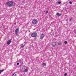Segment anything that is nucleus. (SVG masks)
<instances>
[{
  "mask_svg": "<svg viewBox=\"0 0 76 76\" xmlns=\"http://www.w3.org/2000/svg\"><path fill=\"white\" fill-rule=\"evenodd\" d=\"M6 4L8 7H12L15 6V3L12 1H9L6 3Z\"/></svg>",
  "mask_w": 76,
  "mask_h": 76,
  "instance_id": "1",
  "label": "nucleus"
},
{
  "mask_svg": "<svg viewBox=\"0 0 76 76\" xmlns=\"http://www.w3.org/2000/svg\"><path fill=\"white\" fill-rule=\"evenodd\" d=\"M32 22L33 24L35 25V24H37L38 23V20L37 19H33Z\"/></svg>",
  "mask_w": 76,
  "mask_h": 76,
  "instance_id": "2",
  "label": "nucleus"
},
{
  "mask_svg": "<svg viewBox=\"0 0 76 76\" xmlns=\"http://www.w3.org/2000/svg\"><path fill=\"white\" fill-rule=\"evenodd\" d=\"M37 34L35 32L31 34V36L32 37H37Z\"/></svg>",
  "mask_w": 76,
  "mask_h": 76,
  "instance_id": "3",
  "label": "nucleus"
},
{
  "mask_svg": "<svg viewBox=\"0 0 76 76\" xmlns=\"http://www.w3.org/2000/svg\"><path fill=\"white\" fill-rule=\"evenodd\" d=\"M45 37V35L44 34H42L40 36V38L41 39H42L44 38V37Z\"/></svg>",
  "mask_w": 76,
  "mask_h": 76,
  "instance_id": "4",
  "label": "nucleus"
},
{
  "mask_svg": "<svg viewBox=\"0 0 76 76\" xmlns=\"http://www.w3.org/2000/svg\"><path fill=\"white\" fill-rule=\"evenodd\" d=\"M52 45L53 47H55L56 45V42H52Z\"/></svg>",
  "mask_w": 76,
  "mask_h": 76,
  "instance_id": "5",
  "label": "nucleus"
},
{
  "mask_svg": "<svg viewBox=\"0 0 76 76\" xmlns=\"http://www.w3.org/2000/svg\"><path fill=\"white\" fill-rule=\"evenodd\" d=\"M12 42V41H11V39H10L9 40H8L7 42V44L8 45H9L10 43Z\"/></svg>",
  "mask_w": 76,
  "mask_h": 76,
  "instance_id": "6",
  "label": "nucleus"
},
{
  "mask_svg": "<svg viewBox=\"0 0 76 76\" xmlns=\"http://www.w3.org/2000/svg\"><path fill=\"white\" fill-rule=\"evenodd\" d=\"M19 28H17L15 30V33L16 34H18V31H19Z\"/></svg>",
  "mask_w": 76,
  "mask_h": 76,
  "instance_id": "7",
  "label": "nucleus"
},
{
  "mask_svg": "<svg viewBox=\"0 0 76 76\" xmlns=\"http://www.w3.org/2000/svg\"><path fill=\"white\" fill-rule=\"evenodd\" d=\"M56 15H57V16H61V14H59L58 13H57L56 14Z\"/></svg>",
  "mask_w": 76,
  "mask_h": 76,
  "instance_id": "8",
  "label": "nucleus"
},
{
  "mask_svg": "<svg viewBox=\"0 0 76 76\" xmlns=\"http://www.w3.org/2000/svg\"><path fill=\"white\" fill-rule=\"evenodd\" d=\"M24 47H25V45H22L21 47H20V48H23Z\"/></svg>",
  "mask_w": 76,
  "mask_h": 76,
  "instance_id": "9",
  "label": "nucleus"
},
{
  "mask_svg": "<svg viewBox=\"0 0 76 76\" xmlns=\"http://www.w3.org/2000/svg\"><path fill=\"white\" fill-rule=\"evenodd\" d=\"M3 71H4V70H0V74H1V72H3Z\"/></svg>",
  "mask_w": 76,
  "mask_h": 76,
  "instance_id": "10",
  "label": "nucleus"
},
{
  "mask_svg": "<svg viewBox=\"0 0 76 76\" xmlns=\"http://www.w3.org/2000/svg\"><path fill=\"white\" fill-rule=\"evenodd\" d=\"M58 44L59 45H61V42L59 43H58Z\"/></svg>",
  "mask_w": 76,
  "mask_h": 76,
  "instance_id": "11",
  "label": "nucleus"
},
{
  "mask_svg": "<svg viewBox=\"0 0 76 76\" xmlns=\"http://www.w3.org/2000/svg\"><path fill=\"white\" fill-rule=\"evenodd\" d=\"M22 69H25V66H22Z\"/></svg>",
  "mask_w": 76,
  "mask_h": 76,
  "instance_id": "12",
  "label": "nucleus"
},
{
  "mask_svg": "<svg viewBox=\"0 0 76 76\" xmlns=\"http://www.w3.org/2000/svg\"><path fill=\"white\" fill-rule=\"evenodd\" d=\"M13 76H16V74H13V75H12Z\"/></svg>",
  "mask_w": 76,
  "mask_h": 76,
  "instance_id": "13",
  "label": "nucleus"
},
{
  "mask_svg": "<svg viewBox=\"0 0 76 76\" xmlns=\"http://www.w3.org/2000/svg\"><path fill=\"white\" fill-rule=\"evenodd\" d=\"M67 73H65L64 74V76H67Z\"/></svg>",
  "mask_w": 76,
  "mask_h": 76,
  "instance_id": "14",
  "label": "nucleus"
},
{
  "mask_svg": "<svg viewBox=\"0 0 76 76\" xmlns=\"http://www.w3.org/2000/svg\"><path fill=\"white\" fill-rule=\"evenodd\" d=\"M67 43V41H65L64 42V44H66Z\"/></svg>",
  "mask_w": 76,
  "mask_h": 76,
  "instance_id": "15",
  "label": "nucleus"
},
{
  "mask_svg": "<svg viewBox=\"0 0 76 76\" xmlns=\"http://www.w3.org/2000/svg\"><path fill=\"white\" fill-rule=\"evenodd\" d=\"M43 66H45V65H46V64H45V63H43Z\"/></svg>",
  "mask_w": 76,
  "mask_h": 76,
  "instance_id": "16",
  "label": "nucleus"
},
{
  "mask_svg": "<svg viewBox=\"0 0 76 76\" xmlns=\"http://www.w3.org/2000/svg\"><path fill=\"white\" fill-rule=\"evenodd\" d=\"M58 4H61V2L60 1L58 2Z\"/></svg>",
  "mask_w": 76,
  "mask_h": 76,
  "instance_id": "17",
  "label": "nucleus"
},
{
  "mask_svg": "<svg viewBox=\"0 0 76 76\" xmlns=\"http://www.w3.org/2000/svg\"><path fill=\"white\" fill-rule=\"evenodd\" d=\"M27 71H28V70L26 69L25 70H24V72H27Z\"/></svg>",
  "mask_w": 76,
  "mask_h": 76,
  "instance_id": "18",
  "label": "nucleus"
},
{
  "mask_svg": "<svg viewBox=\"0 0 76 76\" xmlns=\"http://www.w3.org/2000/svg\"><path fill=\"white\" fill-rule=\"evenodd\" d=\"M69 4H72V2H71V1H70L69 2Z\"/></svg>",
  "mask_w": 76,
  "mask_h": 76,
  "instance_id": "19",
  "label": "nucleus"
},
{
  "mask_svg": "<svg viewBox=\"0 0 76 76\" xmlns=\"http://www.w3.org/2000/svg\"><path fill=\"white\" fill-rule=\"evenodd\" d=\"M19 62L20 63H21L22 62V61H21L20 60L19 61Z\"/></svg>",
  "mask_w": 76,
  "mask_h": 76,
  "instance_id": "20",
  "label": "nucleus"
},
{
  "mask_svg": "<svg viewBox=\"0 0 76 76\" xmlns=\"http://www.w3.org/2000/svg\"><path fill=\"white\" fill-rule=\"evenodd\" d=\"M48 13V11H47L46 12V13Z\"/></svg>",
  "mask_w": 76,
  "mask_h": 76,
  "instance_id": "21",
  "label": "nucleus"
},
{
  "mask_svg": "<svg viewBox=\"0 0 76 76\" xmlns=\"http://www.w3.org/2000/svg\"><path fill=\"white\" fill-rule=\"evenodd\" d=\"M70 21H71V20H72V18H70V19H69Z\"/></svg>",
  "mask_w": 76,
  "mask_h": 76,
  "instance_id": "22",
  "label": "nucleus"
},
{
  "mask_svg": "<svg viewBox=\"0 0 76 76\" xmlns=\"http://www.w3.org/2000/svg\"><path fill=\"white\" fill-rule=\"evenodd\" d=\"M17 65H19V63H17Z\"/></svg>",
  "mask_w": 76,
  "mask_h": 76,
  "instance_id": "23",
  "label": "nucleus"
}]
</instances>
